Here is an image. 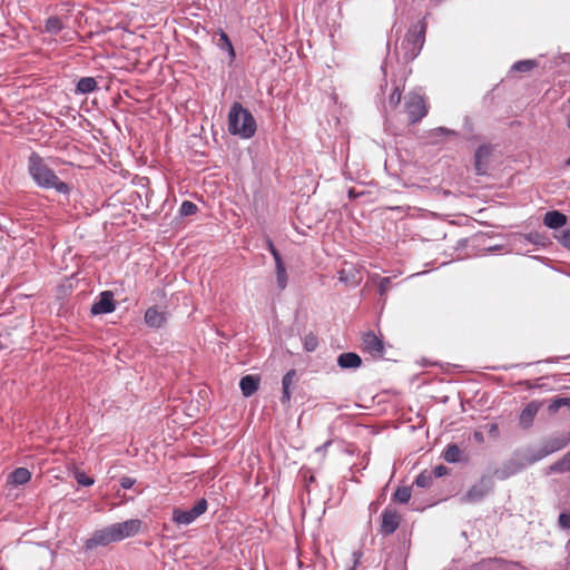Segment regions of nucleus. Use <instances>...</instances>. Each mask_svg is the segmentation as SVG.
I'll return each mask as SVG.
<instances>
[{"instance_id": "obj_15", "label": "nucleus", "mask_w": 570, "mask_h": 570, "mask_svg": "<svg viewBox=\"0 0 570 570\" xmlns=\"http://www.w3.org/2000/svg\"><path fill=\"white\" fill-rule=\"evenodd\" d=\"M543 224L551 229H558L567 224V216L559 210H550L543 217Z\"/></svg>"}, {"instance_id": "obj_20", "label": "nucleus", "mask_w": 570, "mask_h": 570, "mask_svg": "<svg viewBox=\"0 0 570 570\" xmlns=\"http://www.w3.org/2000/svg\"><path fill=\"white\" fill-rule=\"evenodd\" d=\"M30 479L31 473L26 468H18L9 475L10 482L14 485L26 484Z\"/></svg>"}, {"instance_id": "obj_26", "label": "nucleus", "mask_w": 570, "mask_h": 570, "mask_svg": "<svg viewBox=\"0 0 570 570\" xmlns=\"http://www.w3.org/2000/svg\"><path fill=\"white\" fill-rule=\"evenodd\" d=\"M217 46L222 50H226L229 53L232 59L235 57V51H234L233 45H232L228 36L224 31L219 32V39H218Z\"/></svg>"}, {"instance_id": "obj_23", "label": "nucleus", "mask_w": 570, "mask_h": 570, "mask_svg": "<svg viewBox=\"0 0 570 570\" xmlns=\"http://www.w3.org/2000/svg\"><path fill=\"white\" fill-rule=\"evenodd\" d=\"M276 268V282L281 291H284L287 286V273L284 263L275 265Z\"/></svg>"}, {"instance_id": "obj_41", "label": "nucleus", "mask_w": 570, "mask_h": 570, "mask_svg": "<svg viewBox=\"0 0 570 570\" xmlns=\"http://www.w3.org/2000/svg\"><path fill=\"white\" fill-rule=\"evenodd\" d=\"M441 134L442 135H455V132L453 130H450L444 127H439V128L434 129L431 135L436 136V135H441Z\"/></svg>"}, {"instance_id": "obj_42", "label": "nucleus", "mask_w": 570, "mask_h": 570, "mask_svg": "<svg viewBox=\"0 0 570 570\" xmlns=\"http://www.w3.org/2000/svg\"><path fill=\"white\" fill-rule=\"evenodd\" d=\"M446 473V468L443 465H438L434 468L432 475L435 478L443 476Z\"/></svg>"}, {"instance_id": "obj_33", "label": "nucleus", "mask_w": 570, "mask_h": 570, "mask_svg": "<svg viewBox=\"0 0 570 570\" xmlns=\"http://www.w3.org/2000/svg\"><path fill=\"white\" fill-rule=\"evenodd\" d=\"M402 92L399 87H395L392 91V94L389 97V106L394 109L396 108L401 102Z\"/></svg>"}, {"instance_id": "obj_22", "label": "nucleus", "mask_w": 570, "mask_h": 570, "mask_svg": "<svg viewBox=\"0 0 570 570\" xmlns=\"http://www.w3.org/2000/svg\"><path fill=\"white\" fill-rule=\"evenodd\" d=\"M443 456L446 462L456 463L461 459V450L456 444H449Z\"/></svg>"}, {"instance_id": "obj_35", "label": "nucleus", "mask_w": 570, "mask_h": 570, "mask_svg": "<svg viewBox=\"0 0 570 570\" xmlns=\"http://www.w3.org/2000/svg\"><path fill=\"white\" fill-rule=\"evenodd\" d=\"M296 377V371L289 370L282 380V387L283 390L291 389V386L294 384Z\"/></svg>"}, {"instance_id": "obj_1", "label": "nucleus", "mask_w": 570, "mask_h": 570, "mask_svg": "<svg viewBox=\"0 0 570 570\" xmlns=\"http://www.w3.org/2000/svg\"><path fill=\"white\" fill-rule=\"evenodd\" d=\"M140 528L141 521L138 519H130L124 522L114 523L95 531L91 538L86 540L83 547L86 550H92L99 546H108L109 543L121 541L135 535L139 532Z\"/></svg>"}, {"instance_id": "obj_40", "label": "nucleus", "mask_w": 570, "mask_h": 570, "mask_svg": "<svg viewBox=\"0 0 570 570\" xmlns=\"http://www.w3.org/2000/svg\"><path fill=\"white\" fill-rule=\"evenodd\" d=\"M136 483V480L129 476H122L120 479V485L122 489H130Z\"/></svg>"}, {"instance_id": "obj_3", "label": "nucleus", "mask_w": 570, "mask_h": 570, "mask_svg": "<svg viewBox=\"0 0 570 570\" xmlns=\"http://www.w3.org/2000/svg\"><path fill=\"white\" fill-rule=\"evenodd\" d=\"M228 131L246 139L255 135L256 121L252 114L239 102H234L229 109Z\"/></svg>"}, {"instance_id": "obj_16", "label": "nucleus", "mask_w": 570, "mask_h": 570, "mask_svg": "<svg viewBox=\"0 0 570 570\" xmlns=\"http://www.w3.org/2000/svg\"><path fill=\"white\" fill-rule=\"evenodd\" d=\"M337 364L344 370L358 368L362 365V358L356 353H342L337 357Z\"/></svg>"}, {"instance_id": "obj_17", "label": "nucleus", "mask_w": 570, "mask_h": 570, "mask_svg": "<svg viewBox=\"0 0 570 570\" xmlns=\"http://www.w3.org/2000/svg\"><path fill=\"white\" fill-rule=\"evenodd\" d=\"M259 386V377L254 375H246L240 379L239 387L245 397L253 395Z\"/></svg>"}, {"instance_id": "obj_21", "label": "nucleus", "mask_w": 570, "mask_h": 570, "mask_svg": "<svg viewBox=\"0 0 570 570\" xmlns=\"http://www.w3.org/2000/svg\"><path fill=\"white\" fill-rule=\"evenodd\" d=\"M98 85L95 78L92 77H83L78 83L76 91L79 94H90L97 89Z\"/></svg>"}, {"instance_id": "obj_9", "label": "nucleus", "mask_w": 570, "mask_h": 570, "mask_svg": "<svg viewBox=\"0 0 570 570\" xmlns=\"http://www.w3.org/2000/svg\"><path fill=\"white\" fill-rule=\"evenodd\" d=\"M362 350L374 357H382L384 354L383 341L370 331L362 336Z\"/></svg>"}, {"instance_id": "obj_12", "label": "nucleus", "mask_w": 570, "mask_h": 570, "mask_svg": "<svg viewBox=\"0 0 570 570\" xmlns=\"http://www.w3.org/2000/svg\"><path fill=\"white\" fill-rule=\"evenodd\" d=\"M525 466L524 463L517 459H511L507 461L501 468L497 469L494 471V476L499 480H505L510 478L511 475H514L523 470Z\"/></svg>"}, {"instance_id": "obj_10", "label": "nucleus", "mask_w": 570, "mask_h": 570, "mask_svg": "<svg viewBox=\"0 0 570 570\" xmlns=\"http://www.w3.org/2000/svg\"><path fill=\"white\" fill-rule=\"evenodd\" d=\"M382 522H381V533L384 535H390L394 533L401 522V515L391 508H385L382 512Z\"/></svg>"}, {"instance_id": "obj_25", "label": "nucleus", "mask_w": 570, "mask_h": 570, "mask_svg": "<svg viewBox=\"0 0 570 570\" xmlns=\"http://www.w3.org/2000/svg\"><path fill=\"white\" fill-rule=\"evenodd\" d=\"M411 499V490L407 487H399L393 493V501L397 503H407Z\"/></svg>"}, {"instance_id": "obj_5", "label": "nucleus", "mask_w": 570, "mask_h": 570, "mask_svg": "<svg viewBox=\"0 0 570 570\" xmlns=\"http://www.w3.org/2000/svg\"><path fill=\"white\" fill-rule=\"evenodd\" d=\"M570 443V433L562 432L558 435L547 439L538 450L529 451L525 461L527 464H533L543 458L564 449Z\"/></svg>"}, {"instance_id": "obj_46", "label": "nucleus", "mask_w": 570, "mask_h": 570, "mask_svg": "<svg viewBox=\"0 0 570 570\" xmlns=\"http://www.w3.org/2000/svg\"><path fill=\"white\" fill-rule=\"evenodd\" d=\"M566 165L570 166V157L567 159Z\"/></svg>"}, {"instance_id": "obj_39", "label": "nucleus", "mask_w": 570, "mask_h": 570, "mask_svg": "<svg viewBox=\"0 0 570 570\" xmlns=\"http://www.w3.org/2000/svg\"><path fill=\"white\" fill-rule=\"evenodd\" d=\"M559 524L563 529H569L570 528V515L567 513H561L559 515Z\"/></svg>"}, {"instance_id": "obj_7", "label": "nucleus", "mask_w": 570, "mask_h": 570, "mask_svg": "<svg viewBox=\"0 0 570 570\" xmlns=\"http://www.w3.org/2000/svg\"><path fill=\"white\" fill-rule=\"evenodd\" d=\"M405 111L411 124H415L428 114V106L424 97L419 92L409 94L405 101Z\"/></svg>"}, {"instance_id": "obj_36", "label": "nucleus", "mask_w": 570, "mask_h": 570, "mask_svg": "<svg viewBox=\"0 0 570 570\" xmlns=\"http://www.w3.org/2000/svg\"><path fill=\"white\" fill-rule=\"evenodd\" d=\"M76 479H77V482L80 484V485H83V487H90L94 484V479H91L90 476H87L85 473L80 472V473H77L76 475Z\"/></svg>"}, {"instance_id": "obj_2", "label": "nucleus", "mask_w": 570, "mask_h": 570, "mask_svg": "<svg viewBox=\"0 0 570 570\" xmlns=\"http://www.w3.org/2000/svg\"><path fill=\"white\" fill-rule=\"evenodd\" d=\"M28 171L39 187L53 188L60 194L69 191L68 185L57 177L55 171L37 153H31L28 158Z\"/></svg>"}, {"instance_id": "obj_44", "label": "nucleus", "mask_w": 570, "mask_h": 570, "mask_svg": "<svg viewBox=\"0 0 570 570\" xmlns=\"http://www.w3.org/2000/svg\"><path fill=\"white\" fill-rule=\"evenodd\" d=\"M474 439L478 441V442H482L483 441V435L481 432H474L473 434Z\"/></svg>"}, {"instance_id": "obj_27", "label": "nucleus", "mask_w": 570, "mask_h": 570, "mask_svg": "<svg viewBox=\"0 0 570 570\" xmlns=\"http://www.w3.org/2000/svg\"><path fill=\"white\" fill-rule=\"evenodd\" d=\"M562 406H570V399L569 397H558L551 401V403L548 406V410L551 414L557 413L560 407Z\"/></svg>"}, {"instance_id": "obj_8", "label": "nucleus", "mask_w": 570, "mask_h": 570, "mask_svg": "<svg viewBox=\"0 0 570 570\" xmlns=\"http://www.w3.org/2000/svg\"><path fill=\"white\" fill-rule=\"evenodd\" d=\"M493 489V481L489 476H482L461 498L462 502L473 503L482 500Z\"/></svg>"}, {"instance_id": "obj_28", "label": "nucleus", "mask_w": 570, "mask_h": 570, "mask_svg": "<svg viewBox=\"0 0 570 570\" xmlns=\"http://www.w3.org/2000/svg\"><path fill=\"white\" fill-rule=\"evenodd\" d=\"M432 482L433 475L426 471L420 473L415 479V484L420 488H429L431 487Z\"/></svg>"}, {"instance_id": "obj_18", "label": "nucleus", "mask_w": 570, "mask_h": 570, "mask_svg": "<svg viewBox=\"0 0 570 570\" xmlns=\"http://www.w3.org/2000/svg\"><path fill=\"white\" fill-rule=\"evenodd\" d=\"M145 322L150 327H160L166 322V314L156 307H149L145 313Z\"/></svg>"}, {"instance_id": "obj_13", "label": "nucleus", "mask_w": 570, "mask_h": 570, "mask_svg": "<svg viewBox=\"0 0 570 570\" xmlns=\"http://www.w3.org/2000/svg\"><path fill=\"white\" fill-rule=\"evenodd\" d=\"M492 154V147L489 145H481L474 155L475 158V169L479 175H483L487 173L488 164L490 156Z\"/></svg>"}, {"instance_id": "obj_24", "label": "nucleus", "mask_w": 570, "mask_h": 570, "mask_svg": "<svg viewBox=\"0 0 570 570\" xmlns=\"http://www.w3.org/2000/svg\"><path fill=\"white\" fill-rule=\"evenodd\" d=\"M550 470L552 472L562 473V472H569L570 471V451L564 454V456L553 463L550 466Z\"/></svg>"}, {"instance_id": "obj_43", "label": "nucleus", "mask_w": 570, "mask_h": 570, "mask_svg": "<svg viewBox=\"0 0 570 570\" xmlns=\"http://www.w3.org/2000/svg\"><path fill=\"white\" fill-rule=\"evenodd\" d=\"M289 400H291V389L283 390L281 401L283 403H287V402H289Z\"/></svg>"}, {"instance_id": "obj_38", "label": "nucleus", "mask_w": 570, "mask_h": 570, "mask_svg": "<svg viewBox=\"0 0 570 570\" xmlns=\"http://www.w3.org/2000/svg\"><path fill=\"white\" fill-rule=\"evenodd\" d=\"M268 249H269L271 254L274 257L275 265L279 264V263H283V259H282V256H281L279 252L276 249V247L274 246V244L271 240L268 242Z\"/></svg>"}, {"instance_id": "obj_4", "label": "nucleus", "mask_w": 570, "mask_h": 570, "mask_svg": "<svg viewBox=\"0 0 570 570\" xmlns=\"http://www.w3.org/2000/svg\"><path fill=\"white\" fill-rule=\"evenodd\" d=\"M425 31L426 23L424 20L419 21L407 31L401 45L404 60L411 61L419 56L424 45Z\"/></svg>"}, {"instance_id": "obj_14", "label": "nucleus", "mask_w": 570, "mask_h": 570, "mask_svg": "<svg viewBox=\"0 0 570 570\" xmlns=\"http://www.w3.org/2000/svg\"><path fill=\"white\" fill-rule=\"evenodd\" d=\"M540 407V402L532 401L528 403L520 414V425L524 429L530 428Z\"/></svg>"}, {"instance_id": "obj_37", "label": "nucleus", "mask_w": 570, "mask_h": 570, "mask_svg": "<svg viewBox=\"0 0 570 570\" xmlns=\"http://www.w3.org/2000/svg\"><path fill=\"white\" fill-rule=\"evenodd\" d=\"M391 285V279L389 277H383L379 282V293L381 296L385 295Z\"/></svg>"}, {"instance_id": "obj_32", "label": "nucleus", "mask_w": 570, "mask_h": 570, "mask_svg": "<svg viewBox=\"0 0 570 570\" xmlns=\"http://www.w3.org/2000/svg\"><path fill=\"white\" fill-rule=\"evenodd\" d=\"M556 238L564 248L570 250V227L561 230L559 235H556Z\"/></svg>"}, {"instance_id": "obj_29", "label": "nucleus", "mask_w": 570, "mask_h": 570, "mask_svg": "<svg viewBox=\"0 0 570 570\" xmlns=\"http://www.w3.org/2000/svg\"><path fill=\"white\" fill-rule=\"evenodd\" d=\"M537 66V62L534 60H520L517 61L512 69L520 72H527L533 69Z\"/></svg>"}, {"instance_id": "obj_19", "label": "nucleus", "mask_w": 570, "mask_h": 570, "mask_svg": "<svg viewBox=\"0 0 570 570\" xmlns=\"http://www.w3.org/2000/svg\"><path fill=\"white\" fill-rule=\"evenodd\" d=\"M63 29H65V23L62 22V20L57 16H52L46 20L45 27L41 30V32H47V33L56 36V35L60 33Z\"/></svg>"}, {"instance_id": "obj_31", "label": "nucleus", "mask_w": 570, "mask_h": 570, "mask_svg": "<svg viewBox=\"0 0 570 570\" xmlns=\"http://www.w3.org/2000/svg\"><path fill=\"white\" fill-rule=\"evenodd\" d=\"M197 212V206L189 200L183 202L179 208V213L181 216H190Z\"/></svg>"}, {"instance_id": "obj_6", "label": "nucleus", "mask_w": 570, "mask_h": 570, "mask_svg": "<svg viewBox=\"0 0 570 570\" xmlns=\"http://www.w3.org/2000/svg\"><path fill=\"white\" fill-rule=\"evenodd\" d=\"M207 501L206 499H200L196 502V504L189 510H181L179 508H175L173 510L171 520L177 525H188L193 523L198 517L207 510Z\"/></svg>"}, {"instance_id": "obj_34", "label": "nucleus", "mask_w": 570, "mask_h": 570, "mask_svg": "<svg viewBox=\"0 0 570 570\" xmlns=\"http://www.w3.org/2000/svg\"><path fill=\"white\" fill-rule=\"evenodd\" d=\"M318 345V341H317V337L314 336L313 334H309V335H306L304 337V348L307 351V352H313L316 350Z\"/></svg>"}, {"instance_id": "obj_11", "label": "nucleus", "mask_w": 570, "mask_h": 570, "mask_svg": "<svg viewBox=\"0 0 570 570\" xmlns=\"http://www.w3.org/2000/svg\"><path fill=\"white\" fill-rule=\"evenodd\" d=\"M115 308L114 295L111 292L106 291L99 295L98 301L92 304L90 311L92 315H99L111 313Z\"/></svg>"}, {"instance_id": "obj_47", "label": "nucleus", "mask_w": 570, "mask_h": 570, "mask_svg": "<svg viewBox=\"0 0 570 570\" xmlns=\"http://www.w3.org/2000/svg\"><path fill=\"white\" fill-rule=\"evenodd\" d=\"M340 279H341V281H344V275H342V274H341Z\"/></svg>"}, {"instance_id": "obj_45", "label": "nucleus", "mask_w": 570, "mask_h": 570, "mask_svg": "<svg viewBox=\"0 0 570 570\" xmlns=\"http://www.w3.org/2000/svg\"><path fill=\"white\" fill-rule=\"evenodd\" d=\"M495 431H497V425H495V424H493V425L491 426L490 432H495Z\"/></svg>"}, {"instance_id": "obj_30", "label": "nucleus", "mask_w": 570, "mask_h": 570, "mask_svg": "<svg viewBox=\"0 0 570 570\" xmlns=\"http://www.w3.org/2000/svg\"><path fill=\"white\" fill-rule=\"evenodd\" d=\"M521 238L523 240L534 244V245H543L544 244V236L538 232H531L529 234L522 235Z\"/></svg>"}]
</instances>
